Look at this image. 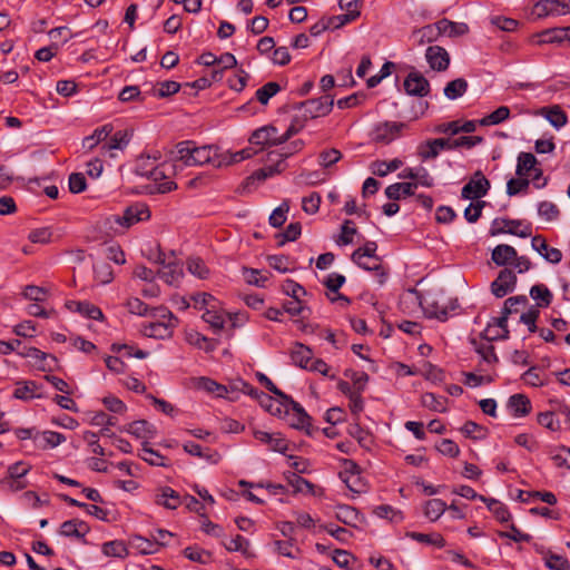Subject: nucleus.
<instances>
[{"label":"nucleus","mask_w":570,"mask_h":570,"mask_svg":"<svg viewBox=\"0 0 570 570\" xmlns=\"http://www.w3.org/2000/svg\"><path fill=\"white\" fill-rule=\"evenodd\" d=\"M255 399L259 402L261 406L265 409L267 412H269L273 415L281 416L284 412V406L282 404V399L278 401L274 400L268 394L262 392V391H255Z\"/></svg>","instance_id":"72a5a7b5"},{"label":"nucleus","mask_w":570,"mask_h":570,"mask_svg":"<svg viewBox=\"0 0 570 570\" xmlns=\"http://www.w3.org/2000/svg\"><path fill=\"white\" fill-rule=\"evenodd\" d=\"M95 279L99 284H108L112 281L114 274L111 266L106 262H98L94 265Z\"/></svg>","instance_id":"864d4df0"},{"label":"nucleus","mask_w":570,"mask_h":570,"mask_svg":"<svg viewBox=\"0 0 570 570\" xmlns=\"http://www.w3.org/2000/svg\"><path fill=\"white\" fill-rule=\"evenodd\" d=\"M128 547L139 554H154L158 552V542L137 534L129 538Z\"/></svg>","instance_id":"c85d7f7f"},{"label":"nucleus","mask_w":570,"mask_h":570,"mask_svg":"<svg viewBox=\"0 0 570 570\" xmlns=\"http://www.w3.org/2000/svg\"><path fill=\"white\" fill-rule=\"evenodd\" d=\"M508 407L513 416L520 417L530 413L531 403L524 394H513L508 400Z\"/></svg>","instance_id":"c756f323"},{"label":"nucleus","mask_w":570,"mask_h":570,"mask_svg":"<svg viewBox=\"0 0 570 570\" xmlns=\"http://www.w3.org/2000/svg\"><path fill=\"white\" fill-rule=\"evenodd\" d=\"M195 142L186 140L176 145L175 158L181 160L187 166L191 165V156L194 155Z\"/></svg>","instance_id":"8fccbe9b"},{"label":"nucleus","mask_w":570,"mask_h":570,"mask_svg":"<svg viewBox=\"0 0 570 570\" xmlns=\"http://www.w3.org/2000/svg\"><path fill=\"white\" fill-rule=\"evenodd\" d=\"M282 404L284 406V412L288 414L292 411L293 416H299L301 423H308L311 421V416L306 413L303 406L294 401L289 395L286 394V399H282Z\"/></svg>","instance_id":"37998d69"},{"label":"nucleus","mask_w":570,"mask_h":570,"mask_svg":"<svg viewBox=\"0 0 570 570\" xmlns=\"http://www.w3.org/2000/svg\"><path fill=\"white\" fill-rule=\"evenodd\" d=\"M139 456L144 461H146L148 464L154 465V466H168L169 465L168 460L164 455H161L160 453L155 451L154 449L149 448L147 442L142 443V449H141V453L139 454Z\"/></svg>","instance_id":"79ce46f5"},{"label":"nucleus","mask_w":570,"mask_h":570,"mask_svg":"<svg viewBox=\"0 0 570 570\" xmlns=\"http://www.w3.org/2000/svg\"><path fill=\"white\" fill-rule=\"evenodd\" d=\"M521 225L520 220L508 219V218H497L493 220L491 234H511L517 235L521 238H525L531 235L529 230H520L517 228Z\"/></svg>","instance_id":"2eb2a0df"},{"label":"nucleus","mask_w":570,"mask_h":570,"mask_svg":"<svg viewBox=\"0 0 570 570\" xmlns=\"http://www.w3.org/2000/svg\"><path fill=\"white\" fill-rule=\"evenodd\" d=\"M253 436L267 444L268 448L275 452L284 453L288 448L287 441L281 433H268L266 431L255 429L253 430Z\"/></svg>","instance_id":"4468645a"},{"label":"nucleus","mask_w":570,"mask_h":570,"mask_svg":"<svg viewBox=\"0 0 570 570\" xmlns=\"http://www.w3.org/2000/svg\"><path fill=\"white\" fill-rule=\"evenodd\" d=\"M187 269L190 274L197 276L200 279H206L209 276V269L205 265L204 261L199 257H191L187 261Z\"/></svg>","instance_id":"bf43d9fd"},{"label":"nucleus","mask_w":570,"mask_h":570,"mask_svg":"<svg viewBox=\"0 0 570 570\" xmlns=\"http://www.w3.org/2000/svg\"><path fill=\"white\" fill-rule=\"evenodd\" d=\"M510 116V109L507 106H501L497 108L493 112L483 117L479 120L481 126H493L499 125L502 121L507 120Z\"/></svg>","instance_id":"09e8293b"},{"label":"nucleus","mask_w":570,"mask_h":570,"mask_svg":"<svg viewBox=\"0 0 570 570\" xmlns=\"http://www.w3.org/2000/svg\"><path fill=\"white\" fill-rule=\"evenodd\" d=\"M281 90V86L277 82L269 81L263 87L257 89L256 98L262 105H267L268 100L274 97Z\"/></svg>","instance_id":"13d9d810"},{"label":"nucleus","mask_w":570,"mask_h":570,"mask_svg":"<svg viewBox=\"0 0 570 570\" xmlns=\"http://www.w3.org/2000/svg\"><path fill=\"white\" fill-rule=\"evenodd\" d=\"M530 296L537 303V307L546 308L553 299L552 292L544 284H537L530 288Z\"/></svg>","instance_id":"473e14b6"},{"label":"nucleus","mask_w":570,"mask_h":570,"mask_svg":"<svg viewBox=\"0 0 570 570\" xmlns=\"http://www.w3.org/2000/svg\"><path fill=\"white\" fill-rule=\"evenodd\" d=\"M128 549V544L120 540L108 541L102 544V553L107 557L126 558Z\"/></svg>","instance_id":"c03bdc74"},{"label":"nucleus","mask_w":570,"mask_h":570,"mask_svg":"<svg viewBox=\"0 0 570 570\" xmlns=\"http://www.w3.org/2000/svg\"><path fill=\"white\" fill-rule=\"evenodd\" d=\"M406 124L396 121L379 122L371 132L372 140L382 144H390L401 136Z\"/></svg>","instance_id":"39448f33"},{"label":"nucleus","mask_w":570,"mask_h":570,"mask_svg":"<svg viewBox=\"0 0 570 570\" xmlns=\"http://www.w3.org/2000/svg\"><path fill=\"white\" fill-rule=\"evenodd\" d=\"M66 306L72 311V312H77L90 320H102L104 318V314L101 312V309L89 303V302H78V301H69L67 302Z\"/></svg>","instance_id":"5701e85b"},{"label":"nucleus","mask_w":570,"mask_h":570,"mask_svg":"<svg viewBox=\"0 0 570 570\" xmlns=\"http://www.w3.org/2000/svg\"><path fill=\"white\" fill-rule=\"evenodd\" d=\"M336 518L342 523L351 527H356V523L363 519L355 508L346 504H341L336 508Z\"/></svg>","instance_id":"e433bc0d"},{"label":"nucleus","mask_w":570,"mask_h":570,"mask_svg":"<svg viewBox=\"0 0 570 570\" xmlns=\"http://www.w3.org/2000/svg\"><path fill=\"white\" fill-rule=\"evenodd\" d=\"M440 33L449 37L463 36L469 31V27L463 22H454L448 19H441L438 21Z\"/></svg>","instance_id":"c9c22d12"},{"label":"nucleus","mask_w":570,"mask_h":570,"mask_svg":"<svg viewBox=\"0 0 570 570\" xmlns=\"http://www.w3.org/2000/svg\"><path fill=\"white\" fill-rule=\"evenodd\" d=\"M446 146V141L443 138L429 139L421 142L416 148V154L422 161L434 159Z\"/></svg>","instance_id":"dca6fc26"},{"label":"nucleus","mask_w":570,"mask_h":570,"mask_svg":"<svg viewBox=\"0 0 570 570\" xmlns=\"http://www.w3.org/2000/svg\"><path fill=\"white\" fill-rule=\"evenodd\" d=\"M491 258L495 265L507 266L512 264L513 258H517V250L510 245L500 244L492 249Z\"/></svg>","instance_id":"cd10ccee"},{"label":"nucleus","mask_w":570,"mask_h":570,"mask_svg":"<svg viewBox=\"0 0 570 570\" xmlns=\"http://www.w3.org/2000/svg\"><path fill=\"white\" fill-rule=\"evenodd\" d=\"M546 567L550 570H570V562L563 556L548 552L544 558Z\"/></svg>","instance_id":"4d7b16f0"},{"label":"nucleus","mask_w":570,"mask_h":570,"mask_svg":"<svg viewBox=\"0 0 570 570\" xmlns=\"http://www.w3.org/2000/svg\"><path fill=\"white\" fill-rule=\"evenodd\" d=\"M333 104V97L330 95H324L320 98L308 99L299 102L295 106V108L303 111L304 120H306L328 115L332 111Z\"/></svg>","instance_id":"7ed1b4c3"},{"label":"nucleus","mask_w":570,"mask_h":570,"mask_svg":"<svg viewBox=\"0 0 570 570\" xmlns=\"http://www.w3.org/2000/svg\"><path fill=\"white\" fill-rule=\"evenodd\" d=\"M403 165L402 160L394 158L390 161L376 160L371 165L372 173L376 176L384 177L390 173H393L401 168Z\"/></svg>","instance_id":"58836bf2"},{"label":"nucleus","mask_w":570,"mask_h":570,"mask_svg":"<svg viewBox=\"0 0 570 570\" xmlns=\"http://www.w3.org/2000/svg\"><path fill=\"white\" fill-rule=\"evenodd\" d=\"M35 443L40 449H52L65 442L63 434L55 431L37 432L33 436Z\"/></svg>","instance_id":"a878e982"},{"label":"nucleus","mask_w":570,"mask_h":570,"mask_svg":"<svg viewBox=\"0 0 570 570\" xmlns=\"http://www.w3.org/2000/svg\"><path fill=\"white\" fill-rule=\"evenodd\" d=\"M148 179L154 180L157 184V191L160 194H166L169 191H173L177 188V184L173 180H166L160 183L161 180H165L167 178V174L165 170V165L158 166L156 165L153 167V170L147 176Z\"/></svg>","instance_id":"b1692460"},{"label":"nucleus","mask_w":570,"mask_h":570,"mask_svg":"<svg viewBox=\"0 0 570 570\" xmlns=\"http://www.w3.org/2000/svg\"><path fill=\"white\" fill-rule=\"evenodd\" d=\"M196 386L199 390L216 394L219 397L224 396L227 393L226 386L220 385L214 380L204 376L197 380Z\"/></svg>","instance_id":"603ef678"},{"label":"nucleus","mask_w":570,"mask_h":570,"mask_svg":"<svg viewBox=\"0 0 570 570\" xmlns=\"http://www.w3.org/2000/svg\"><path fill=\"white\" fill-rule=\"evenodd\" d=\"M288 210H289L288 204L286 202L282 203L271 214L269 219H268L269 224L275 228L283 226V224L286 222Z\"/></svg>","instance_id":"69168bd1"},{"label":"nucleus","mask_w":570,"mask_h":570,"mask_svg":"<svg viewBox=\"0 0 570 570\" xmlns=\"http://www.w3.org/2000/svg\"><path fill=\"white\" fill-rule=\"evenodd\" d=\"M517 285V275L513 271L509 268H503L500 271L498 277L491 284L492 294L501 298L507 294L514 291Z\"/></svg>","instance_id":"0eeeda50"},{"label":"nucleus","mask_w":570,"mask_h":570,"mask_svg":"<svg viewBox=\"0 0 570 570\" xmlns=\"http://www.w3.org/2000/svg\"><path fill=\"white\" fill-rule=\"evenodd\" d=\"M249 141L255 145L278 146L283 144L281 135H278L277 128L274 126H264L255 130L252 134Z\"/></svg>","instance_id":"f8f14e48"},{"label":"nucleus","mask_w":570,"mask_h":570,"mask_svg":"<svg viewBox=\"0 0 570 570\" xmlns=\"http://www.w3.org/2000/svg\"><path fill=\"white\" fill-rule=\"evenodd\" d=\"M558 413L543 412L538 414V423L546 429L557 432L561 430V421L557 417Z\"/></svg>","instance_id":"052dcab7"},{"label":"nucleus","mask_w":570,"mask_h":570,"mask_svg":"<svg viewBox=\"0 0 570 570\" xmlns=\"http://www.w3.org/2000/svg\"><path fill=\"white\" fill-rule=\"evenodd\" d=\"M484 502L487 503L489 510L493 513L498 521L508 522L510 520L511 514L508 508L500 501L495 499H488V501Z\"/></svg>","instance_id":"6e6d98bb"},{"label":"nucleus","mask_w":570,"mask_h":570,"mask_svg":"<svg viewBox=\"0 0 570 570\" xmlns=\"http://www.w3.org/2000/svg\"><path fill=\"white\" fill-rule=\"evenodd\" d=\"M425 58L430 67L436 71H444L450 65L448 51L440 46H430L426 49Z\"/></svg>","instance_id":"9b49d317"},{"label":"nucleus","mask_w":570,"mask_h":570,"mask_svg":"<svg viewBox=\"0 0 570 570\" xmlns=\"http://www.w3.org/2000/svg\"><path fill=\"white\" fill-rule=\"evenodd\" d=\"M183 449L188 454L204 459L205 461L212 464H217L220 460V455L217 451H213L210 449L204 450L199 444L191 441L186 442L183 445Z\"/></svg>","instance_id":"393cba45"},{"label":"nucleus","mask_w":570,"mask_h":570,"mask_svg":"<svg viewBox=\"0 0 570 570\" xmlns=\"http://www.w3.org/2000/svg\"><path fill=\"white\" fill-rule=\"evenodd\" d=\"M538 114L543 116L556 129L562 128L568 121L567 114L558 105L542 107Z\"/></svg>","instance_id":"4be33fe9"},{"label":"nucleus","mask_w":570,"mask_h":570,"mask_svg":"<svg viewBox=\"0 0 570 570\" xmlns=\"http://www.w3.org/2000/svg\"><path fill=\"white\" fill-rule=\"evenodd\" d=\"M537 164L538 160L533 154L522 151L518 155L517 158L515 174L519 177L527 178L531 170H537L533 179H538L542 175V170L535 168Z\"/></svg>","instance_id":"f3484780"},{"label":"nucleus","mask_w":570,"mask_h":570,"mask_svg":"<svg viewBox=\"0 0 570 570\" xmlns=\"http://www.w3.org/2000/svg\"><path fill=\"white\" fill-rule=\"evenodd\" d=\"M150 217V210L147 205L136 203L128 206L122 216H117L116 222L121 226L130 227L131 225L147 220Z\"/></svg>","instance_id":"6e6552de"},{"label":"nucleus","mask_w":570,"mask_h":570,"mask_svg":"<svg viewBox=\"0 0 570 570\" xmlns=\"http://www.w3.org/2000/svg\"><path fill=\"white\" fill-rule=\"evenodd\" d=\"M468 90V82L463 78H456L450 81L444 88V96L454 100L462 97Z\"/></svg>","instance_id":"de8ad7c7"},{"label":"nucleus","mask_w":570,"mask_h":570,"mask_svg":"<svg viewBox=\"0 0 570 570\" xmlns=\"http://www.w3.org/2000/svg\"><path fill=\"white\" fill-rule=\"evenodd\" d=\"M441 36L439 23L435 22L433 24L424 26L420 29H416L412 32L410 39L416 46H423L424 43H430L435 41Z\"/></svg>","instance_id":"a211bd4d"},{"label":"nucleus","mask_w":570,"mask_h":570,"mask_svg":"<svg viewBox=\"0 0 570 570\" xmlns=\"http://www.w3.org/2000/svg\"><path fill=\"white\" fill-rule=\"evenodd\" d=\"M130 141V136L127 130H118L110 138L109 142L102 146V149H124Z\"/></svg>","instance_id":"5fc2aeb1"},{"label":"nucleus","mask_w":570,"mask_h":570,"mask_svg":"<svg viewBox=\"0 0 570 570\" xmlns=\"http://www.w3.org/2000/svg\"><path fill=\"white\" fill-rule=\"evenodd\" d=\"M275 164L273 165H268V166H265L261 169H257L256 171H254L247 179V184H252L254 183L255 180L257 181H263L269 177H273L274 175L276 174H281L282 171L285 170L286 168V164L283 163V159H276L274 160Z\"/></svg>","instance_id":"bb28decb"},{"label":"nucleus","mask_w":570,"mask_h":570,"mask_svg":"<svg viewBox=\"0 0 570 570\" xmlns=\"http://www.w3.org/2000/svg\"><path fill=\"white\" fill-rule=\"evenodd\" d=\"M193 306L197 309H207L216 307V298L209 293H196L189 296Z\"/></svg>","instance_id":"3c124183"},{"label":"nucleus","mask_w":570,"mask_h":570,"mask_svg":"<svg viewBox=\"0 0 570 570\" xmlns=\"http://www.w3.org/2000/svg\"><path fill=\"white\" fill-rule=\"evenodd\" d=\"M490 189V181L478 170L473 174L472 178L465 184L461 191L463 199H479L488 194Z\"/></svg>","instance_id":"423d86ee"},{"label":"nucleus","mask_w":570,"mask_h":570,"mask_svg":"<svg viewBox=\"0 0 570 570\" xmlns=\"http://www.w3.org/2000/svg\"><path fill=\"white\" fill-rule=\"evenodd\" d=\"M406 537L420 543L431 544L438 548H443L445 546V540L440 533L407 532Z\"/></svg>","instance_id":"a18cd8bd"},{"label":"nucleus","mask_w":570,"mask_h":570,"mask_svg":"<svg viewBox=\"0 0 570 570\" xmlns=\"http://www.w3.org/2000/svg\"><path fill=\"white\" fill-rule=\"evenodd\" d=\"M151 315L154 317H159L160 320L144 325V335L158 340L171 337L174 330L178 324V320L173 315V313L166 308H155L153 309Z\"/></svg>","instance_id":"f03ea898"},{"label":"nucleus","mask_w":570,"mask_h":570,"mask_svg":"<svg viewBox=\"0 0 570 570\" xmlns=\"http://www.w3.org/2000/svg\"><path fill=\"white\" fill-rule=\"evenodd\" d=\"M90 531L89 525L79 519H72L65 521L60 525V534L63 537H75L77 539H83V537Z\"/></svg>","instance_id":"412c9836"},{"label":"nucleus","mask_w":570,"mask_h":570,"mask_svg":"<svg viewBox=\"0 0 570 570\" xmlns=\"http://www.w3.org/2000/svg\"><path fill=\"white\" fill-rule=\"evenodd\" d=\"M343 482L350 491L356 494L364 493L367 489V484L361 473L346 476V480Z\"/></svg>","instance_id":"338daca9"},{"label":"nucleus","mask_w":570,"mask_h":570,"mask_svg":"<svg viewBox=\"0 0 570 570\" xmlns=\"http://www.w3.org/2000/svg\"><path fill=\"white\" fill-rule=\"evenodd\" d=\"M531 246L537 250L547 262L551 264H558L562 259V253L560 249L550 247L547 244L544 237L537 235L531 240Z\"/></svg>","instance_id":"ddd939ff"},{"label":"nucleus","mask_w":570,"mask_h":570,"mask_svg":"<svg viewBox=\"0 0 570 570\" xmlns=\"http://www.w3.org/2000/svg\"><path fill=\"white\" fill-rule=\"evenodd\" d=\"M119 100L122 102H129L134 100L144 101L145 96L140 91L138 86H126L121 89L118 96Z\"/></svg>","instance_id":"774afa93"},{"label":"nucleus","mask_w":570,"mask_h":570,"mask_svg":"<svg viewBox=\"0 0 570 570\" xmlns=\"http://www.w3.org/2000/svg\"><path fill=\"white\" fill-rule=\"evenodd\" d=\"M446 503L441 499H431L424 505V515L431 521H436L445 511Z\"/></svg>","instance_id":"49530a36"},{"label":"nucleus","mask_w":570,"mask_h":570,"mask_svg":"<svg viewBox=\"0 0 570 570\" xmlns=\"http://www.w3.org/2000/svg\"><path fill=\"white\" fill-rule=\"evenodd\" d=\"M126 432L138 439H153L157 430L146 420L134 421L126 428Z\"/></svg>","instance_id":"7c9ffc66"},{"label":"nucleus","mask_w":570,"mask_h":570,"mask_svg":"<svg viewBox=\"0 0 570 570\" xmlns=\"http://www.w3.org/2000/svg\"><path fill=\"white\" fill-rule=\"evenodd\" d=\"M446 141V146H444L445 150H453L460 147L472 148L483 141V138L480 136H462L456 139L443 138Z\"/></svg>","instance_id":"ea45409f"},{"label":"nucleus","mask_w":570,"mask_h":570,"mask_svg":"<svg viewBox=\"0 0 570 570\" xmlns=\"http://www.w3.org/2000/svg\"><path fill=\"white\" fill-rule=\"evenodd\" d=\"M417 184L413 183H395L385 188V195L389 199L399 200L402 197L414 195Z\"/></svg>","instance_id":"2f4dec72"},{"label":"nucleus","mask_w":570,"mask_h":570,"mask_svg":"<svg viewBox=\"0 0 570 570\" xmlns=\"http://www.w3.org/2000/svg\"><path fill=\"white\" fill-rule=\"evenodd\" d=\"M181 276L183 269L176 263H168L166 268L160 273V277L169 285L178 282Z\"/></svg>","instance_id":"0e129e2a"},{"label":"nucleus","mask_w":570,"mask_h":570,"mask_svg":"<svg viewBox=\"0 0 570 570\" xmlns=\"http://www.w3.org/2000/svg\"><path fill=\"white\" fill-rule=\"evenodd\" d=\"M194 155L191 156V165H206V164H216L218 157V148L215 146H195L193 150Z\"/></svg>","instance_id":"aec40b11"},{"label":"nucleus","mask_w":570,"mask_h":570,"mask_svg":"<svg viewBox=\"0 0 570 570\" xmlns=\"http://www.w3.org/2000/svg\"><path fill=\"white\" fill-rule=\"evenodd\" d=\"M377 244L375 242H366L364 246L353 252L351 258L361 268L375 272L379 283L382 285L386 279V272L382 266L381 258L376 256Z\"/></svg>","instance_id":"f257e3e1"},{"label":"nucleus","mask_w":570,"mask_h":570,"mask_svg":"<svg viewBox=\"0 0 570 570\" xmlns=\"http://www.w3.org/2000/svg\"><path fill=\"white\" fill-rule=\"evenodd\" d=\"M404 90L410 96L425 97L430 91L428 79L419 71H412L404 80Z\"/></svg>","instance_id":"1a4fd4ad"},{"label":"nucleus","mask_w":570,"mask_h":570,"mask_svg":"<svg viewBox=\"0 0 570 570\" xmlns=\"http://www.w3.org/2000/svg\"><path fill=\"white\" fill-rule=\"evenodd\" d=\"M424 304L421 303L425 315L429 318H436L442 322L448 320L450 311H454L458 307L456 299L452 301L443 295L432 297L431 299L425 298Z\"/></svg>","instance_id":"20e7f679"},{"label":"nucleus","mask_w":570,"mask_h":570,"mask_svg":"<svg viewBox=\"0 0 570 570\" xmlns=\"http://www.w3.org/2000/svg\"><path fill=\"white\" fill-rule=\"evenodd\" d=\"M112 131L111 125H104L94 130L92 135L85 137L82 146L92 150L99 142L104 141Z\"/></svg>","instance_id":"4c0bfd02"},{"label":"nucleus","mask_w":570,"mask_h":570,"mask_svg":"<svg viewBox=\"0 0 570 570\" xmlns=\"http://www.w3.org/2000/svg\"><path fill=\"white\" fill-rule=\"evenodd\" d=\"M202 318L208 323L215 332L222 331L224 328L225 318L222 313L215 311L214 308H207L202 315Z\"/></svg>","instance_id":"680f3d73"},{"label":"nucleus","mask_w":570,"mask_h":570,"mask_svg":"<svg viewBox=\"0 0 570 570\" xmlns=\"http://www.w3.org/2000/svg\"><path fill=\"white\" fill-rule=\"evenodd\" d=\"M461 432L466 436L474 440H482L487 435V429L473 421H466L461 428Z\"/></svg>","instance_id":"e2e57ef3"},{"label":"nucleus","mask_w":570,"mask_h":570,"mask_svg":"<svg viewBox=\"0 0 570 570\" xmlns=\"http://www.w3.org/2000/svg\"><path fill=\"white\" fill-rule=\"evenodd\" d=\"M37 390L38 385L33 381L18 382L13 396L19 400L28 401L40 396L36 393Z\"/></svg>","instance_id":"a19ab883"},{"label":"nucleus","mask_w":570,"mask_h":570,"mask_svg":"<svg viewBox=\"0 0 570 570\" xmlns=\"http://www.w3.org/2000/svg\"><path fill=\"white\" fill-rule=\"evenodd\" d=\"M292 360L293 362L302 367V368H305L307 370L311 362L313 361V352L309 347L301 344V343H296L294 348L292 350Z\"/></svg>","instance_id":"f704fd0d"},{"label":"nucleus","mask_w":570,"mask_h":570,"mask_svg":"<svg viewBox=\"0 0 570 570\" xmlns=\"http://www.w3.org/2000/svg\"><path fill=\"white\" fill-rule=\"evenodd\" d=\"M155 502L169 510H175L181 504L179 493L169 487H163L156 492Z\"/></svg>","instance_id":"6ab92c4d"},{"label":"nucleus","mask_w":570,"mask_h":570,"mask_svg":"<svg viewBox=\"0 0 570 570\" xmlns=\"http://www.w3.org/2000/svg\"><path fill=\"white\" fill-rule=\"evenodd\" d=\"M510 315L509 308H502V315L500 317H495L492 322L489 323L488 328L485 330L489 341L494 340H507L509 337L508 330V317Z\"/></svg>","instance_id":"9d476101"}]
</instances>
